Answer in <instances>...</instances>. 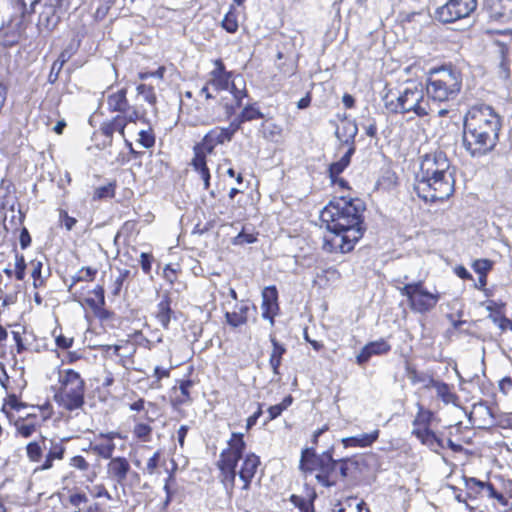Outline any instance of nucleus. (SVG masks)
Wrapping results in <instances>:
<instances>
[{
	"instance_id": "nucleus-49",
	"label": "nucleus",
	"mask_w": 512,
	"mask_h": 512,
	"mask_svg": "<svg viewBox=\"0 0 512 512\" xmlns=\"http://www.w3.org/2000/svg\"><path fill=\"white\" fill-rule=\"evenodd\" d=\"M114 196V185L107 184L101 187H98L94 192L95 199H103V198H111Z\"/></svg>"
},
{
	"instance_id": "nucleus-13",
	"label": "nucleus",
	"mask_w": 512,
	"mask_h": 512,
	"mask_svg": "<svg viewBox=\"0 0 512 512\" xmlns=\"http://www.w3.org/2000/svg\"><path fill=\"white\" fill-rule=\"evenodd\" d=\"M131 470L129 461L125 457H112L106 466L107 478L119 485H123Z\"/></svg>"
},
{
	"instance_id": "nucleus-46",
	"label": "nucleus",
	"mask_w": 512,
	"mask_h": 512,
	"mask_svg": "<svg viewBox=\"0 0 512 512\" xmlns=\"http://www.w3.org/2000/svg\"><path fill=\"white\" fill-rule=\"evenodd\" d=\"M161 458V452L156 451L148 460L146 463V467L144 468V473H147L149 475H153L157 472V469L159 467Z\"/></svg>"
},
{
	"instance_id": "nucleus-3",
	"label": "nucleus",
	"mask_w": 512,
	"mask_h": 512,
	"mask_svg": "<svg viewBox=\"0 0 512 512\" xmlns=\"http://www.w3.org/2000/svg\"><path fill=\"white\" fill-rule=\"evenodd\" d=\"M245 448L246 443L243 439V434L232 433L228 441V447L220 454L217 466L220 470L221 482L228 492H232L237 474L243 482L242 489L248 490L260 465V458L254 453H248L243 459L239 471H236L237 464L242 459Z\"/></svg>"
},
{
	"instance_id": "nucleus-43",
	"label": "nucleus",
	"mask_w": 512,
	"mask_h": 512,
	"mask_svg": "<svg viewBox=\"0 0 512 512\" xmlns=\"http://www.w3.org/2000/svg\"><path fill=\"white\" fill-rule=\"evenodd\" d=\"M119 115L124 120L125 126H127L128 123H135L138 120L144 118V114L140 113L134 106L131 105L125 112Z\"/></svg>"
},
{
	"instance_id": "nucleus-17",
	"label": "nucleus",
	"mask_w": 512,
	"mask_h": 512,
	"mask_svg": "<svg viewBox=\"0 0 512 512\" xmlns=\"http://www.w3.org/2000/svg\"><path fill=\"white\" fill-rule=\"evenodd\" d=\"M391 346L383 339L366 344L357 355V363H366L373 355H382L390 351Z\"/></svg>"
},
{
	"instance_id": "nucleus-15",
	"label": "nucleus",
	"mask_w": 512,
	"mask_h": 512,
	"mask_svg": "<svg viewBox=\"0 0 512 512\" xmlns=\"http://www.w3.org/2000/svg\"><path fill=\"white\" fill-rule=\"evenodd\" d=\"M484 7L493 20L501 22L512 20V0H484Z\"/></svg>"
},
{
	"instance_id": "nucleus-29",
	"label": "nucleus",
	"mask_w": 512,
	"mask_h": 512,
	"mask_svg": "<svg viewBox=\"0 0 512 512\" xmlns=\"http://www.w3.org/2000/svg\"><path fill=\"white\" fill-rule=\"evenodd\" d=\"M282 127L275 122L266 119L262 122L259 132L262 137L268 141L276 142L282 135Z\"/></svg>"
},
{
	"instance_id": "nucleus-5",
	"label": "nucleus",
	"mask_w": 512,
	"mask_h": 512,
	"mask_svg": "<svg viewBox=\"0 0 512 512\" xmlns=\"http://www.w3.org/2000/svg\"><path fill=\"white\" fill-rule=\"evenodd\" d=\"M455 167L418 174L414 185L417 195L426 202L444 201L455 190Z\"/></svg>"
},
{
	"instance_id": "nucleus-9",
	"label": "nucleus",
	"mask_w": 512,
	"mask_h": 512,
	"mask_svg": "<svg viewBox=\"0 0 512 512\" xmlns=\"http://www.w3.org/2000/svg\"><path fill=\"white\" fill-rule=\"evenodd\" d=\"M59 390L54 400L66 410L79 409L84 404L85 382L80 374L72 369H63L58 372Z\"/></svg>"
},
{
	"instance_id": "nucleus-35",
	"label": "nucleus",
	"mask_w": 512,
	"mask_h": 512,
	"mask_svg": "<svg viewBox=\"0 0 512 512\" xmlns=\"http://www.w3.org/2000/svg\"><path fill=\"white\" fill-rule=\"evenodd\" d=\"M418 412L417 415L413 421V427L414 428H429V425L431 423L433 413L430 410L424 409V407L417 403Z\"/></svg>"
},
{
	"instance_id": "nucleus-1",
	"label": "nucleus",
	"mask_w": 512,
	"mask_h": 512,
	"mask_svg": "<svg viewBox=\"0 0 512 512\" xmlns=\"http://www.w3.org/2000/svg\"><path fill=\"white\" fill-rule=\"evenodd\" d=\"M364 203L358 198L341 196L330 201L321 211V219L329 234L324 237L327 252H350L362 237L361 228Z\"/></svg>"
},
{
	"instance_id": "nucleus-21",
	"label": "nucleus",
	"mask_w": 512,
	"mask_h": 512,
	"mask_svg": "<svg viewBox=\"0 0 512 512\" xmlns=\"http://www.w3.org/2000/svg\"><path fill=\"white\" fill-rule=\"evenodd\" d=\"M107 105L111 112H118L119 114L125 112L130 106L127 99V89L122 88L109 94L107 97Z\"/></svg>"
},
{
	"instance_id": "nucleus-51",
	"label": "nucleus",
	"mask_w": 512,
	"mask_h": 512,
	"mask_svg": "<svg viewBox=\"0 0 512 512\" xmlns=\"http://www.w3.org/2000/svg\"><path fill=\"white\" fill-rule=\"evenodd\" d=\"M491 267V262L486 259L476 260L473 263L474 270L483 277H485L486 273L491 269Z\"/></svg>"
},
{
	"instance_id": "nucleus-52",
	"label": "nucleus",
	"mask_w": 512,
	"mask_h": 512,
	"mask_svg": "<svg viewBox=\"0 0 512 512\" xmlns=\"http://www.w3.org/2000/svg\"><path fill=\"white\" fill-rule=\"evenodd\" d=\"M89 492L91 493V495L94 498L105 497L108 500L112 499L111 494L107 491V489L105 488V486L103 484H98V485L93 486L91 489H89Z\"/></svg>"
},
{
	"instance_id": "nucleus-12",
	"label": "nucleus",
	"mask_w": 512,
	"mask_h": 512,
	"mask_svg": "<svg viewBox=\"0 0 512 512\" xmlns=\"http://www.w3.org/2000/svg\"><path fill=\"white\" fill-rule=\"evenodd\" d=\"M115 438H121V434L117 431L100 432L95 436V441L91 443L90 449L97 456L110 459L115 450Z\"/></svg>"
},
{
	"instance_id": "nucleus-58",
	"label": "nucleus",
	"mask_w": 512,
	"mask_h": 512,
	"mask_svg": "<svg viewBox=\"0 0 512 512\" xmlns=\"http://www.w3.org/2000/svg\"><path fill=\"white\" fill-rule=\"evenodd\" d=\"M492 320L501 330L512 329V321L506 317H493Z\"/></svg>"
},
{
	"instance_id": "nucleus-59",
	"label": "nucleus",
	"mask_w": 512,
	"mask_h": 512,
	"mask_svg": "<svg viewBox=\"0 0 512 512\" xmlns=\"http://www.w3.org/2000/svg\"><path fill=\"white\" fill-rule=\"evenodd\" d=\"M19 241L22 249H26L31 244V236L25 227L21 230Z\"/></svg>"
},
{
	"instance_id": "nucleus-54",
	"label": "nucleus",
	"mask_w": 512,
	"mask_h": 512,
	"mask_svg": "<svg viewBox=\"0 0 512 512\" xmlns=\"http://www.w3.org/2000/svg\"><path fill=\"white\" fill-rule=\"evenodd\" d=\"M60 220L68 231L72 230L77 223V220L74 217L69 216L64 210L60 211Z\"/></svg>"
},
{
	"instance_id": "nucleus-30",
	"label": "nucleus",
	"mask_w": 512,
	"mask_h": 512,
	"mask_svg": "<svg viewBox=\"0 0 512 512\" xmlns=\"http://www.w3.org/2000/svg\"><path fill=\"white\" fill-rule=\"evenodd\" d=\"M264 118V114L255 105H247L243 108L241 113L231 122L237 124V130L244 122Z\"/></svg>"
},
{
	"instance_id": "nucleus-34",
	"label": "nucleus",
	"mask_w": 512,
	"mask_h": 512,
	"mask_svg": "<svg viewBox=\"0 0 512 512\" xmlns=\"http://www.w3.org/2000/svg\"><path fill=\"white\" fill-rule=\"evenodd\" d=\"M31 276L33 278V286L35 288L44 285L46 276L42 275L43 261L42 258H35L30 261Z\"/></svg>"
},
{
	"instance_id": "nucleus-37",
	"label": "nucleus",
	"mask_w": 512,
	"mask_h": 512,
	"mask_svg": "<svg viewBox=\"0 0 512 512\" xmlns=\"http://www.w3.org/2000/svg\"><path fill=\"white\" fill-rule=\"evenodd\" d=\"M133 436L142 442H149L152 438V427L145 423H136L133 427Z\"/></svg>"
},
{
	"instance_id": "nucleus-38",
	"label": "nucleus",
	"mask_w": 512,
	"mask_h": 512,
	"mask_svg": "<svg viewBox=\"0 0 512 512\" xmlns=\"http://www.w3.org/2000/svg\"><path fill=\"white\" fill-rule=\"evenodd\" d=\"M426 387L435 388L437 395L446 402H448L452 397L449 386L444 382L436 381L433 378H428Z\"/></svg>"
},
{
	"instance_id": "nucleus-56",
	"label": "nucleus",
	"mask_w": 512,
	"mask_h": 512,
	"mask_svg": "<svg viewBox=\"0 0 512 512\" xmlns=\"http://www.w3.org/2000/svg\"><path fill=\"white\" fill-rule=\"evenodd\" d=\"M152 256L147 253H141L140 264L142 270L147 274L151 270Z\"/></svg>"
},
{
	"instance_id": "nucleus-61",
	"label": "nucleus",
	"mask_w": 512,
	"mask_h": 512,
	"mask_svg": "<svg viewBox=\"0 0 512 512\" xmlns=\"http://www.w3.org/2000/svg\"><path fill=\"white\" fill-rule=\"evenodd\" d=\"M88 501L87 496L83 493H75L70 495L69 502L73 506H79L82 503H86Z\"/></svg>"
},
{
	"instance_id": "nucleus-57",
	"label": "nucleus",
	"mask_w": 512,
	"mask_h": 512,
	"mask_svg": "<svg viewBox=\"0 0 512 512\" xmlns=\"http://www.w3.org/2000/svg\"><path fill=\"white\" fill-rule=\"evenodd\" d=\"M407 376L412 383L424 382L425 378L423 375H420L414 368L407 366Z\"/></svg>"
},
{
	"instance_id": "nucleus-14",
	"label": "nucleus",
	"mask_w": 512,
	"mask_h": 512,
	"mask_svg": "<svg viewBox=\"0 0 512 512\" xmlns=\"http://www.w3.org/2000/svg\"><path fill=\"white\" fill-rule=\"evenodd\" d=\"M453 167L445 152L437 150L425 154L420 163V171L418 174L427 173L428 171H437Z\"/></svg>"
},
{
	"instance_id": "nucleus-48",
	"label": "nucleus",
	"mask_w": 512,
	"mask_h": 512,
	"mask_svg": "<svg viewBox=\"0 0 512 512\" xmlns=\"http://www.w3.org/2000/svg\"><path fill=\"white\" fill-rule=\"evenodd\" d=\"M116 0H100L99 5L96 9L95 16L98 19H103L106 17L112 6L115 4Z\"/></svg>"
},
{
	"instance_id": "nucleus-36",
	"label": "nucleus",
	"mask_w": 512,
	"mask_h": 512,
	"mask_svg": "<svg viewBox=\"0 0 512 512\" xmlns=\"http://www.w3.org/2000/svg\"><path fill=\"white\" fill-rule=\"evenodd\" d=\"M316 498V493L312 492L309 499L302 498L297 495H292L290 501L300 509L301 512H314L313 501Z\"/></svg>"
},
{
	"instance_id": "nucleus-27",
	"label": "nucleus",
	"mask_w": 512,
	"mask_h": 512,
	"mask_svg": "<svg viewBox=\"0 0 512 512\" xmlns=\"http://www.w3.org/2000/svg\"><path fill=\"white\" fill-rule=\"evenodd\" d=\"M412 434L415 435L422 444L431 449H436L437 447L443 448V441L429 428H413Z\"/></svg>"
},
{
	"instance_id": "nucleus-22",
	"label": "nucleus",
	"mask_w": 512,
	"mask_h": 512,
	"mask_svg": "<svg viewBox=\"0 0 512 512\" xmlns=\"http://www.w3.org/2000/svg\"><path fill=\"white\" fill-rule=\"evenodd\" d=\"M155 316L164 329L169 328L174 311L171 309V299L168 294L162 295L161 301L157 304Z\"/></svg>"
},
{
	"instance_id": "nucleus-8",
	"label": "nucleus",
	"mask_w": 512,
	"mask_h": 512,
	"mask_svg": "<svg viewBox=\"0 0 512 512\" xmlns=\"http://www.w3.org/2000/svg\"><path fill=\"white\" fill-rule=\"evenodd\" d=\"M300 470L307 473H315L317 482L325 487L336 485L338 481L337 460L332 458L330 452L317 455L313 448L302 451Z\"/></svg>"
},
{
	"instance_id": "nucleus-20",
	"label": "nucleus",
	"mask_w": 512,
	"mask_h": 512,
	"mask_svg": "<svg viewBox=\"0 0 512 512\" xmlns=\"http://www.w3.org/2000/svg\"><path fill=\"white\" fill-rule=\"evenodd\" d=\"M194 383L192 380H182L178 387L172 388L171 401L174 406L188 404L192 401L190 390Z\"/></svg>"
},
{
	"instance_id": "nucleus-26",
	"label": "nucleus",
	"mask_w": 512,
	"mask_h": 512,
	"mask_svg": "<svg viewBox=\"0 0 512 512\" xmlns=\"http://www.w3.org/2000/svg\"><path fill=\"white\" fill-rule=\"evenodd\" d=\"M379 437V430L371 433H363L357 436L344 438L342 440L345 447H368Z\"/></svg>"
},
{
	"instance_id": "nucleus-42",
	"label": "nucleus",
	"mask_w": 512,
	"mask_h": 512,
	"mask_svg": "<svg viewBox=\"0 0 512 512\" xmlns=\"http://www.w3.org/2000/svg\"><path fill=\"white\" fill-rule=\"evenodd\" d=\"M27 457L32 462H39L42 458L43 448L38 442H30L26 446Z\"/></svg>"
},
{
	"instance_id": "nucleus-11",
	"label": "nucleus",
	"mask_w": 512,
	"mask_h": 512,
	"mask_svg": "<svg viewBox=\"0 0 512 512\" xmlns=\"http://www.w3.org/2000/svg\"><path fill=\"white\" fill-rule=\"evenodd\" d=\"M476 7V0H449L436 10V18L443 23H451L468 17Z\"/></svg>"
},
{
	"instance_id": "nucleus-24",
	"label": "nucleus",
	"mask_w": 512,
	"mask_h": 512,
	"mask_svg": "<svg viewBox=\"0 0 512 512\" xmlns=\"http://www.w3.org/2000/svg\"><path fill=\"white\" fill-rule=\"evenodd\" d=\"M125 123L120 115H116L110 120L104 121L100 126L101 133L112 139L115 132H118L123 138H125Z\"/></svg>"
},
{
	"instance_id": "nucleus-2",
	"label": "nucleus",
	"mask_w": 512,
	"mask_h": 512,
	"mask_svg": "<svg viewBox=\"0 0 512 512\" xmlns=\"http://www.w3.org/2000/svg\"><path fill=\"white\" fill-rule=\"evenodd\" d=\"M499 116L489 106L472 107L464 120L462 143L472 157L490 152L497 144Z\"/></svg>"
},
{
	"instance_id": "nucleus-62",
	"label": "nucleus",
	"mask_w": 512,
	"mask_h": 512,
	"mask_svg": "<svg viewBox=\"0 0 512 512\" xmlns=\"http://www.w3.org/2000/svg\"><path fill=\"white\" fill-rule=\"evenodd\" d=\"M37 2L38 0H19V3L23 9V14L32 13Z\"/></svg>"
},
{
	"instance_id": "nucleus-53",
	"label": "nucleus",
	"mask_w": 512,
	"mask_h": 512,
	"mask_svg": "<svg viewBox=\"0 0 512 512\" xmlns=\"http://www.w3.org/2000/svg\"><path fill=\"white\" fill-rule=\"evenodd\" d=\"M70 465L81 471H87L90 467V464L80 455L74 456L70 461Z\"/></svg>"
},
{
	"instance_id": "nucleus-55",
	"label": "nucleus",
	"mask_w": 512,
	"mask_h": 512,
	"mask_svg": "<svg viewBox=\"0 0 512 512\" xmlns=\"http://www.w3.org/2000/svg\"><path fill=\"white\" fill-rule=\"evenodd\" d=\"M256 241V238L252 234H247L244 232H240L235 238L233 243L237 245H242L244 243H253Z\"/></svg>"
},
{
	"instance_id": "nucleus-32",
	"label": "nucleus",
	"mask_w": 512,
	"mask_h": 512,
	"mask_svg": "<svg viewBox=\"0 0 512 512\" xmlns=\"http://www.w3.org/2000/svg\"><path fill=\"white\" fill-rule=\"evenodd\" d=\"M355 152V146H349L348 150L341 157V159L337 162H334L329 167L330 178L333 179L337 177L342 171L350 164V160L352 155Z\"/></svg>"
},
{
	"instance_id": "nucleus-63",
	"label": "nucleus",
	"mask_w": 512,
	"mask_h": 512,
	"mask_svg": "<svg viewBox=\"0 0 512 512\" xmlns=\"http://www.w3.org/2000/svg\"><path fill=\"white\" fill-rule=\"evenodd\" d=\"M79 272L82 274L83 281H92L97 273L96 269L91 267H83Z\"/></svg>"
},
{
	"instance_id": "nucleus-10",
	"label": "nucleus",
	"mask_w": 512,
	"mask_h": 512,
	"mask_svg": "<svg viewBox=\"0 0 512 512\" xmlns=\"http://www.w3.org/2000/svg\"><path fill=\"white\" fill-rule=\"evenodd\" d=\"M399 292L402 296L407 297L411 310L421 314L433 310L440 299L439 293H431L426 290L422 281L408 283L400 287Z\"/></svg>"
},
{
	"instance_id": "nucleus-44",
	"label": "nucleus",
	"mask_w": 512,
	"mask_h": 512,
	"mask_svg": "<svg viewBox=\"0 0 512 512\" xmlns=\"http://www.w3.org/2000/svg\"><path fill=\"white\" fill-rule=\"evenodd\" d=\"M222 27L229 33H235L238 30L237 17L233 12H228L222 20Z\"/></svg>"
},
{
	"instance_id": "nucleus-60",
	"label": "nucleus",
	"mask_w": 512,
	"mask_h": 512,
	"mask_svg": "<svg viewBox=\"0 0 512 512\" xmlns=\"http://www.w3.org/2000/svg\"><path fill=\"white\" fill-rule=\"evenodd\" d=\"M72 344H73V338H68L63 335H59L56 337V345L59 348L68 349L72 346Z\"/></svg>"
},
{
	"instance_id": "nucleus-45",
	"label": "nucleus",
	"mask_w": 512,
	"mask_h": 512,
	"mask_svg": "<svg viewBox=\"0 0 512 512\" xmlns=\"http://www.w3.org/2000/svg\"><path fill=\"white\" fill-rule=\"evenodd\" d=\"M137 142L147 149L153 147L155 144V137L152 130H141L139 132V138Z\"/></svg>"
},
{
	"instance_id": "nucleus-23",
	"label": "nucleus",
	"mask_w": 512,
	"mask_h": 512,
	"mask_svg": "<svg viewBox=\"0 0 512 512\" xmlns=\"http://www.w3.org/2000/svg\"><path fill=\"white\" fill-rule=\"evenodd\" d=\"M65 446L61 441L50 440V446L43 464L36 470H48L52 468L54 460H61L64 457Z\"/></svg>"
},
{
	"instance_id": "nucleus-41",
	"label": "nucleus",
	"mask_w": 512,
	"mask_h": 512,
	"mask_svg": "<svg viewBox=\"0 0 512 512\" xmlns=\"http://www.w3.org/2000/svg\"><path fill=\"white\" fill-rule=\"evenodd\" d=\"M14 258H15V265H14L15 278L19 281H23L25 278V275H26V268H27V264H26L24 255L15 251Z\"/></svg>"
},
{
	"instance_id": "nucleus-50",
	"label": "nucleus",
	"mask_w": 512,
	"mask_h": 512,
	"mask_svg": "<svg viewBox=\"0 0 512 512\" xmlns=\"http://www.w3.org/2000/svg\"><path fill=\"white\" fill-rule=\"evenodd\" d=\"M15 426L17 432L25 438L30 437L36 430L35 424L32 423L17 422Z\"/></svg>"
},
{
	"instance_id": "nucleus-4",
	"label": "nucleus",
	"mask_w": 512,
	"mask_h": 512,
	"mask_svg": "<svg viewBox=\"0 0 512 512\" xmlns=\"http://www.w3.org/2000/svg\"><path fill=\"white\" fill-rule=\"evenodd\" d=\"M426 95L425 87L421 82L407 81L397 94L385 95L384 105L393 114L413 113L419 118H424L435 112L434 105Z\"/></svg>"
},
{
	"instance_id": "nucleus-39",
	"label": "nucleus",
	"mask_w": 512,
	"mask_h": 512,
	"mask_svg": "<svg viewBox=\"0 0 512 512\" xmlns=\"http://www.w3.org/2000/svg\"><path fill=\"white\" fill-rule=\"evenodd\" d=\"M73 51H62L58 59L53 63L49 75L50 81H55L63 65L71 58Z\"/></svg>"
},
{
	"instance_id": "nucleus-40",
	"label": "nucleus",
	"mask_w": 512,
	"mask_h": 512,
	"mask_svg": "<svg viewBox=\"0 0 512 512\" xmlns=\"http://www.w3.org/2000/svg\"><path fill=\"white\" fill-rule=\"evenodd\" d=\"M358 463L350 458L341 459L337 461L338 477L346 478L353 470H356Z\"/></svg>"
},
{
	"instance_id": "nucleus-33",
	"label": "nucleus",
	"mask_w": 512,
	"mask_h": 512,
	"mask_svg": "<svg viewBox=\"0 0 512 512\" xmlns=\"http://www.w3.org/2000/svg\"><path fill=\"white\" fill-rule=\"evenodd\" d=\"M59 21V17L56 15V11L53 5H46L39 16V25L44 26L50 30L54 28Z\"/></svg>"
},
{
	"instance_id": "nucleus-31",
	"label": "nucleus",
	"mask_w": 512,
	"mask_h": 512,
	"mask_svg": "<svg viewBox=\"0 0 512 512\" xmlns=\"http://www.w3.org/2000/svg\"><path fill=\"white\" fill-rule=\"evenodd\" d=\"M248 311L249 306L247 304H242L237 311L225 313L226 322L234 328L242 326L246 324L248 320Z\"/></svg>"
},
{
	"instance_id": "nucleus-64",
	"label": "nucleus",
	"mask_w": 512,
	"mask_h": 512,
	"mask_svg": "<svg viewBox=\"0 0 512 512\" xmlns=\"http://www.w3.org/2000/svg\"><path fill=\"white\" fill-rule=\"evenodd\" d=\"M262 415V407H261V404L258 405V408H257V411L254 412L253 415H251L248 419H247V424H246V429L249 430L251 429L257 422V420L259 419V417Z\"/></svg>"
},
{
	"instance_id": "nucleus-47",
	"label": "nucleus",
	"mask_w": 512,
	"mask_h": 512,
	"mask_svg": "<svg viewBox=\"0 0 512 512\" xmlns=\"http://www.w3.org/2000/svg\"><path fill=\"white\" fill-rule=\"evenodd\" d=\"M137 92L139 95H142L144 100L148 103L154 104L156 102V96L153 87L140 84L137 87Z\"/></svg>"
},
{
	"instance_id": "nucleus-28",
	"label": "nucleus",
	"mask_w": 512,
	"mask_h": 512,
	"mask_svg": "<svg viewBox=\"0 0 512 512\" xmlns=\"http://www.w3.org/2000/svg\"><path fill=\"white\" fill-rule=\"evenodd\" d=\"M270 341L273 346V349L270 354L269 364L272 368L274 375H280L279 367L281 365L282 356L286 352V348L282 344H280L273 336H271Z\"/></svg>"
},
{
	"instance_id": "nucleus-19",
	"label": "nucleus",
	"mask_w": 512,
	"mask_h": 512,
	"mask_svg": "<svg viewBox=\"0 0 512 512\" xmlns=\"http://www.w3.org/2000/svg\"><path fill=\"white\" fill-rule=\"evenodd\" d=\"M215 69L211 72L209 85L214 91L227 89L230 83V73L226 72L221 60L215 61Z\"/></svg>"
},
{
	"instance_id": "nucleus-25",
	"label": "nucleus",
	"mask_w": 512,
	"mask_h": 512,
	"mask_svg": "<svg viewBox=\"0 0 512 512\" xmlns=\"http://www.w3.org/2000/svg\"><path fill=\"white\" fill-rule=\"evenodd\" d=\"M358 127L354 121L345 120L341 127L336 130L337 138L348 146H354V138L357 135Z\"/></svg>"
},
{
	"instance_id": "nucleus-6",
	"label": "nucleus",
	"mask_w": 512,
	"mask_h": 512,
	"mask_svg": "<svg viewBox=\"0 0 512 512\" xmlns=\"http://www.w3.org/2000/svg\"><path fill=\"white\" fill-rule=\"evenodd\" d=\"M236 131L237 124L230 123L226 128L216 127L210 130L202 141L194 146V157L191 164L200 174L205 189L210 186V172L206 164V155L211 154L217 145L231 141Z\"/></svg>"
},
{
	"instance_id": "nucleus-16",
	"label": "nucleus",
	"mask_w": 512,
	"mask_h": 512,
	"mask_svg": "<svg viewBox=\"0 0 512 512\" xmlns=\"http://www.w3.org/2000/svg\"><path fill=\"white\" fill-rule=\"evenodd\" d=\"M466 488L471 494H480L488 498L496 499L501 505H507V500L503 494L497 492L494 486L489 482H483L476 478H468L466 479Z\"/></svg>"
},
{
	"instance_id": "nucleus-7",
	"label": "nucleus",
	"mask_w": 512,
	"mask_h": 512,
	"mask_svg": "<svg viewBox=\"0 0 512 512\" xmlns=\"http://www.w3.org/2000/svg\"><path fill=\"white\" fill-rule=\"evenodd\" d=\"M462 85L461 75L451 68H441L431 73L425 86L427 98L435 106L436 102L453 101Z\"/></svg>"
},
{
	"instance_id": "nucleus-18",
	"label": "nucleus",
	"mask_w": 512,
	"mask_h": 512,
	"mask_svg": "<svg viewBox=\"0 0 512 512\" xmlns=\"http://www.w3.org/2000/svg\"><path fill=\"white\" fill-rule=\"evenodd\" d=\"M278 293L274 286L266 287L262 291V317L270 319L273 324V316L278 308L277 305Z\"/></svg>"
}]
</instances>
